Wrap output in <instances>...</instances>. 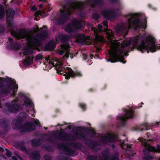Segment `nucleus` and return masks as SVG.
I'll return each mask as SVG.
<instances>
[{"mask_svg":"<svg viewBox=\"0 0 160 160\" xmlns=\"http://www.w3.org/2000/svg\"><path fill=\"white\" fill-rule=\"evenodd\" d=\"M0 151L2 152H3L4 151V149L3 148L0 147Z\"/></svg>","mask_w":160,"mask_h":160,"instance_id":"43","label":"nucleus"},{"mask_svg":"<svg viewBox=\"0 0 160 160\" xmlns=\"http://www.w3.org/2000/svg\"><path fill=\"white\" fill-rule=\"evenodd\" d=\"M151 126V125L150 124L148 123L147 122H145L141 125L140 126V128L138 129V130H142V129H143L144 128L147 130V127H150Z\"/></svg>","mask_w":160,"mask_h":160,"instance_id":"21","label":"nucleus"},{"mask_svg":"<svg viewBox=\"0 0 160 160\" xmlns=\"http://www.w3.org/2000/svg\"><path fill=\"white\" fill-rule=\"evenodd\" d=\"M15 101H13L11 104L9 108L10 111L12 112H16L18 110L20 109L18 105L17 104L16 102L13 103V102Z\"/></svg>","mask_w":160,"mask_h":160,"instance_id":"16","label":"nucleus"},{"mask_svg":"<svg viewBox=\"0 0 160 160\" xmlns=\"http://www.w3.org/2000/svg\"><path fill=\"white\" fill-rule=\"evenodd\" d=\"M61 148L62 149H65V148L64 147H62Z\"/></svg>","mask_w":160,"mask_h":160,"instance_id":"51","label":"nucleus"},{"mask_svg":"<svg viewBox=\"0 0 160 160\" xmlns=\"http://www.w3.org/2000/svg\"><path fill=\"white\" fill-rule=\"evenodd\" d=\"M92 57H92V55H91V56H90V58H91V59H92Z\"/></svg>","mask_w":160,"mask_h":160,"instance_id":"50","label":"nucleus"},{"mask_svg":"<svg viewBox=\"0 0 160 160\" xmlns=\"http://www.w3.org/2000/svg\"><path fill=\"white\" fill-rule=\"evenodd\" d=\"M159 160H160V157L159 158Z\"/></svg>","mask_w":160,"mask_h":160,"instance_id":"58","label":"nucleus"},{"mask_svg":"<svg viewBox=\"0 0 160 160\" xmlns=\"http://www.w3.org/2000/svg\"><path fill=\"white\" fill-rule=\"evenodd\" d=\"M117 139V138L116 136L113 134L104 137L102 139V142L104 143H108L109 142H114Z\"/></svg>","mask_w":160,"mask_h":160,"instance_id":"13","label":"nucleus"},{"mask_svg":"<svg viewBox=\"0 0 160 160\" xmlns=\"http://www.w3.org/2000/svg\"><path fill=\"white\" fill-rule=\"evenodd\" d=\"M14 14V11L12 9L8 10L7 12V22L10 27H12V26L11 25L9 21H12V20Z\"/></svg>","mask_w":160,"mask_h":160,"instance_id":"15","label":"nucleus"},{"mask_svg":"<svg viewBox=\"0 0 160 160\" xmlns=\"http://www.w3.org/2000/svg\"><path fill=\"white\" fill-rule=\"evenodd\" d=\"M79 106L83 109H85L86 108V105L83 103H80Z\"/></svg>","mask_w":160,"mask_h":160,"instance_id":"31","label":"nucleus"},{"mask_svg":"<svg viewBox=\"0 0 160 160\" xmlns=\"http://www.w3.org/2000/svg\"><path fill=\"white\" fill-rule=\"evenodd\" d=\"M138 140L143 143V145L146 147L143 150V152L145 154H146L149 152H160V145H158L157 148L150 146L147 143L145 140L142 138H139Z\"/></svg>","mask_w":160,"mask_h":160,"instance_id":"7","label":"nucleus"},{"mask_svg":"<svg viewBox=\"0 0 160 160\" xmlns=\"http://www.w3.org/2000/svg\"><path fill=\"white\" fill-rule=\"evenodd\" d=\"M111 12L109 11H104L102 12V14L103 16L107 18H109Z\"/></svg>","mask_w":160,"mask_h":160,"instance_id":"25","label":"nucleus"},{"mask_svg":"<svg viewBox=\"0 0 160 160\" xmlns=\"http://www.w3.org/2000/svg\"><path fill=\"white\" fill-rule=\"evenodd\" d=\"M37 141V140H33L32 142V144L33 145H39V144L38 143H36L34 144V143L36 142Z\"/></svg>","mask_w":160,"mask_h":160,"instance_id":"33","label":"nucleus"},{"mask_svg":"<svg viewBox=\"0 0 160 160\" xmlns=\"http://www.w3.org/2000/svg\"><path fill=\"white\" fill-rule=\"evenodd\" d=\"M65 151H67V152H68V150H66V149H65Z\"/></svg>","mask_w":160,"mask_h":160,"instance_id":"54","label":"nucleus"},{"mask_svg":"<svg viewBox=\"0 0 160 160\" xmlns=\"http://www.w3.org/2000/svg\"><path fill=\"white\" fill-rule=\"evenodd\" d=\"M88 158H89V160H90V158H91V159H92V158H95L92 157H88Z\"/></svg>","mask_w":160,"mask_h":160,"instance_id":"46","label":"nucleus"},{"mask_svg":"<svg viewBox=\"0 0 160 160\" xmlns=\"http://www.w3.org/2000/svg\"><path fill=\"white\" fill-rule=\"evenodd\" d=\"M13 128H14V129H16V128H15L14 126H13Z\"/></svg>","mask_w":160,"mask_h":160,"instance_id":"52","label":"nucleus"},{"mask_svg":"<svg viewBox=\"0 0 160 160\" xmlns=\"http://www.w3.org/2000/svg\"><path fill=\"white\" fill-rule=\"evenodd\" d=\"M46 60L47 62L44 63V64L46 66L45 68H44V70L46 69L47 66L48 68H50L53 66L60 67L62 65V59L58 60L55 58H51L49 57L48 58L46 59Z\"/></svg>","mask_w":160,"mask_h":160,"instance_id":"6","label":"nucleus"},{"mask_svg":"<svg viewBox=\"0 0 160 160\" xmlns=\"http://www.w3.org/2000/svg\"><path fill=\"white\" fill-rule=\"evenodd\" d=\"M77 41L79 44H87L89 45L92 43L91 40L89 38L85 37L83 34L78 35L77 37Z\"/></svg>","mask_w":160,"mask_h":160,"instance_id":"10","label":"nucleus"},{"mask_svg":"<svg viewBox=\"0 0 160 160\" xmlns=\"http://www.w3.org/2000/svg\"><path fill=\"white\" fill-rule=\"evenodd\" d=\"M110 160H119V159L118 157H116L114 158H111Z\"/></svg>","mask_w":160,"mask_h":160,"instance_id":"36","label":"nucleus"},{"mask_svg":"<svg viewBox=\"0 0 160 160\" xmlns=\"http://www.w3.org/2000/svg\"><path fill=\"white\" fill-rule=\"evenodd\" d=\"M83 27L79 21L77 20H74L72 24H68L65 28L66 32L71 33L73 32L74 28L76 29H79Z\"/></svg>","mask_w":160,"mask_h":160,"instance_id":"8","label":"nucleus"},{"mask_svg":"<svg viewBox=\"0 0 160 160\" xmlns=\"http://www.w3.org/2000/svg\"><path fill=\"white\" fill-rule=\"evenodd\" d=\"M100 43H98L97 44H95V46L96 47L97 51H99L101 49V46H100Z\"/></svg>","mask_w":160,"mask_h":160,"instance_id":"28","label":"nucleus"},{"mask_svg":"<svg viewBox=\"0 0 160 160\" xmlns=\"http://www.w3.org/2000/svg\"><path fill=\"white\" fill-rule=\"evenodd\" d=\"M32 59L29 57H27L26 59L23 61V63L26 66L30 64L32 62Z\"/></svg>","mask_w":160,"mask_h":160,"instance_id":"19","label":"nucleus"},{"mask_svg":"<svg viewBox=\"0 0 160 160\" xmlns=\"http://www.w3.org/2000/svg\"><path fill=\"white\" fill-rule=\"evenodd\" d=\"M82 4L81 2H75L72 3L70 7L63 6L60 9V12L57 13V16L61 18H67L68 16L71 13L72 11L76 9H81Z\"/></svg>","mask_w":160,"mask_h":160,"instance_id":"4","label":"nucleus"},{"mask_svg":"<svg viewBox=\"0 0 160 160\" xmlns=\"http://www.w3.org/2000/svg\"><path fill=\"white\" fill-rule=\"evenodd\" d=\"M156 123L157 124H158V122H157Z\"/></svg>","mask_w":160,"mask_h":160,"instance_id":"55","label":"nucleus"},{"mask_svg":"<svg viewBox=\"0 0 160 160\" xmlns=\"http://www.w3.org/2000/svg\"><path fill=\"white\" fill-rule=\"evenodd\" d=\"M23 95L24 94L22 92H20L19 93V97H22Z\"/></svg>","mask_w":160,"mask_h":160,"instance_id":"41","label":"nucleus"},{"mask_svg":"<svg viewBox=\"0 0 160 160\" xmlns=\"http://www.w3.org/2000/svg\"><path fill=\"white\" fill-rule=\"evenodd\" d=\"M42 12L41 11H38L37 12H36L35 13V16H36L37 15L41 14H42Z\"/></svg>","mask_w":160,"mask_h":160,"instance_id":"34","label":"nucleus"},{"mask_svg":"<svg viewBox=\"0 0 160 160\" xmlns=\"http://www.w3.org/2000/svg\"><path fill=\"white\" fill-rule=\"evenodd\" d=\"M32 110L34 111V109H32Z\"/></svg>","mask_w":160,"mask_h":160,"instance_id":"59","label":"nucleus"},{"mask_svg":"<svg viewBox=\"0 0 160 160\" xmlns=\"http://www.w3.org/2000/svg\"><path fill=\"white\" fill-rule=\"evenodd\" d=\"M61 47L62 49L59 50V54L62 55L63 53V51H64V52H66L65 57L66 58H68L69 57L68 52L69 51V46L67 44L66 42H65L61 45Z\"/></svg>","mask_w":160,"mask_h":160,"instance_id":"14","label":"nucleus"},{"mask_svg":"<svg viewBox=\"0 0 160 160\" xmlns=\"http://www.w3.org/2000/svg\"><path fill=\"white\" fill-rule=\"evenodd\" d=\"M15 155H16V156H17V157L18 158H19V159L20 160H23L22 158H21L19 155H18L17 154H16L15 153Z\"/></svg>","mask_w":160,"mask_h":160,"instance_id":"37","label":"nucleus"},{"mask_svg":"<svg viewBox=\"0 0 160 160\" xmlns=\"http://www.w3.org/2000/svg\"><path fill=\"white\" fill-rule=\"evenodd\" d=\"M35 20H37V19H36V18H35Z\"/></svg>","mask_w":160,"mask_h":160,"instance_id":"56","label":"nucleus"},{"mask_svg":"<svg viewBox=\"0 0 160 160\" xmlns=\"http://www.w3.org/2000/svg\"><path fill=\"white\" fill-rule=\"evenodd\" d=\"M104 31L106 32L111 48L109 51V59L107 60V62H120L125 63L126 61L123 56H127L125 48L130 45L142 53L146 52L148 53L149 51L154 52L156 48L160 49V46L156 47L155 45V38L151 36L145 40H144V36L141 35L132 38L125 39L123 38L122 39L114 40L111 31L105 28Z\"/></svg>","mask_w":160,"mask_h":160,"instance_id":"1","label":"nucleus"},{"mask_svg":"<svg viewBox=\"0 0 160 160\" xmlns=\"http://www.w3.org/2000/svg\"><path fill=\"white\" fill-rule=\"evenodd\" d=\"M43 58V56L41 54H38L36 56L35 58V60H41Z\"/></svg>","mask_w":160,"mask_h":160,"instance_id":"27","label":"nucleus"},{"mask_svg":"<svg viewBox=\"0 0 160 160\" xmlns=\"http://www.w3.org/2000/svg\"><path fill=\"white\" fill-rule=\"evenodd\" d=\"M31 9L33 10V11L36 10V8L34 6H32L31 7Z\"/></svg>","mask_w":160,"mask_h":160,"instance_id":"39","label":"nucleus"},{"mask_svg":"<svg viewBox=\"0 0 160 160\" xmlns=\"http://www.w3.org/2000/svg\"><path fill=\"white\" fill-rule=\"evenodd\" d=\"M11 159L12 160H18L17 158L15 156H12L11 157Z\"/></svg>","mask_w":160,"mask_h":160,"instance_id":"38","label":"nucleus"},{"mask_svg":"<svg viewBox=\"0 0 160 160\" xmlns=\"http://www.w3.org/2000/svg\"><path fill=\"white\" fill-rule=\"evenodd\" d=\"M83 58H84V60L86 59L87 58V56H86L85 55H84V54H83Z\"/></svg>","mask_w":160,"mask_h":160,"instance_id":"44","label":"nucleus"},{"mask_svg":"<svg viewBox=\"0 0 160 160\" xmlns=\"http://www.w3.org/2000/svg\"><path fill=\"white\" fill-rule=\"evenodd\" d=\"M24 104L27 108L32 107V108L33 104L31 100L29 98H27L24 101Z\"/></svg>","mask_w":160,"mask_h":160,"instance_id":"18","label":"nucleus"},{"mask_svg":"<svg viewBox=\"0 0 160 160\" xmlns=\"http://www.w3.org/2000/svg\"><path fill=\"white\" fill-rule=\"evenodd\" d=\"M107 21H104L103 22H102V24L105 26H107Z\"/></svg>","mask_w":160,"mask_h":160,"instance_id":"35","label":"nucleus"},{"mask_svg":"<svg viewBox=\"0 0 160 160\" xmlns=\"http://www.w3.org/2000/svg\"><path fill=\"white\" fill-rule=\"evenodd\" d=\"M35 122L36 124H38L39 123V122L38 120L36 119L35 120Z\"/></svg>","mask_w":160,"mask_h":160,"instance_id":"42","label":"nucleus"},{"mask_svg":"<svg viewBox=\"0 0 160 160\" xmlns=\"http://www.w3.org/2000/svg\"><path fill=\"white\" fill-rule=\"evenodd\" d=\"M42 4H40L39 5V7L40 8H42Z\"/></svg>","mask_w":160,"mask_h":160,"instance_id":"47","label":"nucleus"},{"mask_svg":"<svg viewBox=\"0 0 160 160\" xmlns=\"http://www.w3.org/2000/svg\"><path fill=\"white\" fill-rule=\"evenodd\" d=\"M32 158L35 159V160H39L40 159V156L37 151L34 152L32 155L31 156Z\"/></svg>","mask_w":160,"mask_h":160,"instance_id":"20","label":"nucleus"},{"mask_svg":"<svg viewBox=\"0 0 160 160\" xmlns=\"http://www.w3.org/2000/svg\"><path fill=\"white\" fill-rule=\"evenodd\" d=\"M39 1H43V2H45L46 1V0H39Z\"/></svg>","mask_w":160,"mask_h":160,"instance_id":"49","label":"nucleus"},{"mask_svg":"<svg viewBox=\"0 0 160 160\" xmlns=\"http://www.w3.org/2000/svg\"><path fill=\"white\" fill-rule=\"evenodd\" d=\"M140 15V13H134L129 14L130 18L127 23L119 25L117 28V32L121 31L125 28H142L144 29L146 27V21L145 19L140 21L138 17Z\"/></svg>","mask_w":160,"mask_h":160,"instance_id":"3","label":"nucleus"},{"mask_svg":"<svg viewBox=\"0 0 160 160\" xmlns=\"http://www.w3.org/2000/svg\"><path fill=\"white\" fill-rule=\"evenodd\" d=\"M110 157L107 155L101 154L99 158V160H109Z\"/></svg>","mask_w":160,"mask_h":160,"instance_id":"23","label":"nucleus"},{"mask_svg":"<svg viewBox=\"0 0 160 160\" xmlns=\"http://www.w3.org/2000/svg\"><path fill=\"white\" fill-rule=\"evenodd\" d=\"M69 38L68 36L67 35H65L63 37L62 35H60L59 36V38L60 39L62 42L63 41V40H67Z\"/></svg>","mask_w":160,"mask_h":160,"instance_id":"26","label":"nucleus"},{"mask_svg":"<svg viewBox=\"0 0 160 160\" xmlns=\"http://www.w3.org/2000/svg\"><path fill=\"white\" fill-rule=\"evenodd\" d=\"M112 147H114V145H112Z\"/></svg>","mask_w":160,"mask_h":160,"instance_id":"53","label":"nucleus"},{"mask_svg":"<svg viewBox=\"0 0 160 160\" xmlns=\"http://www.w3.org/2000/svg\"><path fill=\"white\" fill-rule=\"evenodd\" d=\"M6 155L8 156V157H11V153L8 150H7L6 151Z\"/></svg>","mask_w":160,"mask_h":160,"instance_id":"29","label":"nucleus"},{"mask_svg":"<svg viewBox=\"0 0 160 160\" xmlns=\"http://www.w3.org/2000/svg\"><path fill=\"white\" fill-rule=\"evenodd\" d=\"M8 40L10 42H12V39L11 38H8Z\"/></svg>","mask_w":160,"mask_h":160,"instance_id":"45","label":"nucleus"},{"mask_svg":"<svg viewBox=\"0 0 160 160\" xmlns=\"http://www.w3.org/2000/svg\"><path fill=\"white\" fill-rule=\"evenodd\" d=\"M79 135H80V133H79L78 134H77V135H76V137H79Z\"/></svg>","mask_w":160,"mask_h":160,"instance_id":"48","label":"nucleus"},{"mask_svg":"<svg viewBox=\"0 0 160 160\" xmlns=\"http://www.w3.org/2000/svg\"><path fill=\"white\" fill-rule=\"evenodd\" d=\"M5 12L3 7L0 5V18H2L4 17Z\"/></svg>","mask_w":160,"mask_h":160,"instance_id":"24","label":"nucleus"},{"mask_svg":"<svg viewBox=\"0 0 160 160\" xmlns=\"http://www.w3.org/2000/svg\"><path fill=\"white\" fill-rule=\"evenodd\" d=\"M67 69L68 70L67 73L64 74L66 79H68L70 77L75 78L76 77H80L81 76V74L78 72H73L72 69L69 68H67Z\"/></svg>","mask_w":160,"mask_h":160,"instance_id":"11","label":"nucleus"},{"mask_svg":"<svg viewBox=\"0 0 160 160\" xmlns=\"http://www.w3.org/2000/svg\"><path fill=\"white\" fill-rule=\"evenodd\" d=\"M133 116V112L130 109L127 110L124 116H121L118 117V119L122 122L125 121L126 119L132 118Z\"/></svg>","mask_w":160,"mask_h":160,"instance_id":"12","label":"nucleus"},{"mask_svg":"<svg viewBox=\"0 0 160 160\" xmlns=\"http://www.w3.org/2000/svg\"><path fill=\"white\" fill-rule=\"evenodd\" d=\"M121 146L123 149H126L128 151L130 150L129 148H130L131 147V145H128V144H124L123 141L121 142Z\"/></svg>","mask_w":160,"mask_h":160,"instance_id":"22","label":"nucleus"},{"mask_svg":"<svg viewBox=\"0 0 160 160\" xmlns=\"http://www.w3.org/2000/svg\"><path fill=\"white\" fill-rule=\"evenodd\" d=\"M36 28L32 32H26L24 30H21L18 32H11L12 34L18 39L26 38L28 41V47L23 49L22 52L24 55H26L33 52V49H37L38 47L41 44V41L47 38L48 33L45 29L35 37L33 36V33H35L38 31V27L36 26Z\"/></svg>","mask_w":160,"mask_h":160,"instance_id":"2","label":"nucleus"},{"mask_svg":"<svg viewBox=\"0 0 160 160\" xmlns=\"http://www.w3.org/2000/svg\"><path fill=\"white\" fill-rule=\"evenodd\" d=\"M21 149L22 151H24L26 149V148L24 146H22L21 148Z\"/></svg>","mask_w":160,"mask_h":160,"instance_id":"40","label":"nucleus"},{"mask_svg":"<svg viewBox=\"0 0 160 160\" xmlns=\"http://www.w3.org/2000/svg\"><path fill=\"white\" fill-rule=\"evenodd\" d=\"M18 88L17 85L15 84V81L13 80L9 81L8 85L7 86H4L0 83V89L2 90V93L6 94H10L14 96Z\"/></svg>","mask_w":160,"mask_h":160,"instance_id":"5","label":"nucleus"},{"mask_svg":"<svg viewBox=\"0 0 160 160\" xmlns=\"http://www.w3.org/2000/svg\"><path fill=\"white\" fill-rule=\"evenodd\" d=\"M98 27L99 29V30H98L96 28L94 27H92L91 28V29L93 31L94 33L96 34L95 38V42H97L98 41H99L100 42H105V40L101 36L97 35L99 31H102L101 29L102 28V26L98 24Z\"/></svg>","mask_w":160,"mask_h":160,"instance_id":"9","label":"nucleus"},{"mask_svg":"<svg viewBox=\"0 0 160 160\" xmlns=\"http://www.w3.org/2000/svg\"><path fill=\"white\" fill-rule=\"evenodd\" d=\"M93 158H92V160H94L93 159ZM94 158V159H95V158Z\"/></svg>","mask_w":160,"mask_h":160,"instance_id":"57","label":"nucleus"},{"mask_svg":"<svg viewBox=\"0 0 160 160\" xmlns=\"http://www.w3.org/2000/svg\"><path fill=\"white\" fill-rule=\"evenodd\" d=\"M55 45L56 44L54 42L51 41L46 45V48L48 50H52L54 48Z\"/></svg>","mask_w":160,"mask_h":160,"instance_id":"17","label":"nucleus"},{"mask_svg":"<svg viewBox=\"0 0 160 160\" xmlns=\"http://www.w3.org/2000/svg\"><path fill=\"white\" fill-rule=\"evenodd\" d=\"M153 158V157L151 156H148L146 158V160H151Z\"/></svg>","mask_w":160,"mask_h":160,"instance_id":"32","label":"nucleus"},{"mask_svg":"<svg viewBox=\"0 0 160 160\" xmlns=\"http://www.w3.org/2000/svg\"><path fill=\"white\" fill-rule=\"evenodd\" d=\"M99 16L98 14H94L93 15V18L95 19H97L98 18Z\"/></svg>","mask_w":160,"mask_h":160,"instance_id":"30","label":"nucleus"}]
</instances>
